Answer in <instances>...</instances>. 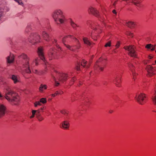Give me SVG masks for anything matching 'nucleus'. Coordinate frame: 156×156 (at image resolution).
Masks as SVG:
<instances>
[{
    "instance_id": "nucleus-1",
    "label": "nucleus",
    "mask_w": 156,
    "mask_h": 156,
    "mask_svg": "<svg viewBox=\"0 0 156 156\" xmlns=\"http://www.w3.org/2000/svg\"><path fill=\"white\" fill-rule=\"evenodd\" d=\"M62 42L67 48L73 51L79 49L81 47L79 41L71 35L64 37L62 39Z\"/></svg>"
},
{
    "instance_id": "nucleus-2",
    "label": "nucleus",
    "mask_w": 156,
    "mask_h": 156,
    "mask_svg": "<svg viewBox=\"0 0 156 156\" xmlns=\"http://www.w3.org/2000/svg\"><path fill=\"white\" fill-rule=\"evenodd\" d=\"M19 57L23 59L20 62L21 67L25 69V72L27 73H31L30 68H32V65L35 62V65L37 66L38 64L39 59L36 58L34 60L29 63L30 58L26 54L23 53Z\"/></svg>"
},
{
    "instance_id": "nucleus-3",
    "label": "nucleus",
    "mask_w": 156,
    "mask_h": 156,
    "mask_svg": "<svg viewBox=\"0 0 156 156\" xmlns=\"http://www.w3.org/2000/svg\"><path fill=\"white\" fill-rule=\"evenodd\" d=\"M5 98L8 101L15 105H17L19 102L20 98L17 93L9 89H6Z\"/></svg>"
},
{
    "instance_id": "nucleus-4",
    "label": "nucleus",
    "mask_w": 156,
    "mask_h": 156,
    "mask_svg": "<svg viewBox=\"0 0 156 156\" xmlns=\"http://www.w3.org/2000/svg\"><path fill=\"white\" fill-rule=\"evenodd\" d=\"M52 77L55 82L56 86H58L60 83H63L67 80L68 76L67 74L61 73L60 72L55 71Z\"/></svg>"
},
{
    "instance_id": "nucleus-5",
    "label": "nucleus",
    "mask_w": 156,
    "mask_h": 156,
    "mask_svg": "<svg viewBox=\"0 0 156 156\" xmlns=\"http://www.w3.org/2000/svg\"><path fill=\"white\" fill-rule=\"evenodd\" d=\"M53 18L58 24L63 23L65 21V17L63 13L60 10L55 11L52 14Z\"/></svg>"
},
{
    "instance_id": "nucleus-6",
    "label": "nucleus",
    "mask_w": 156,
    "mask_h": 156,
    "mask_svg": "<svg viewBox=\"0 0 156 156\" xmlns=\"http://www.w3.org/2000/svg\"><path fill=\"white\" fill-rule=\"evenodd\" d=\"M40 36L37 33H32L28 37L29 41L32 44L35 45L40 42Z\"/></svg>"
},
{
    "instance_id": "nucleus-7",
    "label": "nucleus",
    "mask_w": 156,
    "mask_h": 156,
    "mask_svg": "<svg viewBox=\"0 0 156 156\" xmlns=\"http://www.w3.org/2000/svg\"><path fill=\"white\" fill-rule=\"evenodd\" d=\"M135 47L133 45L125 46L124 48L128 51V55L131 57L137 58V53L135 51Z\"/></svg>"
},
{
    "instance_id": "nucleus-8",
    "label": "nucleus",
    "mask_w": 156,
    "mask_h": 156,
    "mask_svg": "<svg viewBox=\"0 0 156 156\" xmlns=\"http://www.w3.org/2000/svg\"><path fill=\"white\" fill-rule=\"evenodd\" d=\"M135 98L139 104L141 105H144L147 101L146 95L143 93L137 94Z\"/></svg>"
},
{
    "instance_id": "nucleus-9",
    "label": "nucleus",
    "mask_w": 156,
    "mask_h": 156,
    "mask_svg": "<svg viewBox=\"0 0 156 156\" xmlns=\"http://www.w3.org/2000/svg\"><path fill=\"white\" fill-rule=\"evenodd\" d=\"M37 53L40 59L43 61L46 64V60L45 59L44 52V49L42 47L40 46L38 48Z\"/></svg>"
},
{
    "instance_id": "nucleus-10",
    "label": "nucleus",
    "mask_w": 156,
    "mask_h": 156,
    "mask_svg": "<svg viewBox=\"0 0 156 156\" xmlns=\"http://www.w3.org/2000/svg\"><path fill=\"white\" fill-rule=\"evenodd\" d=\"M128 66L130 69V70L132 73V74L133 76V78L134 79V80H135V76L136 75V74L134 70L135 67L133 65V64L130 62L128 63Z\"/></svg>"
},
{
    "instance_id": "nucleus-11",
    "label": "nucleus",
    "mask_w": 156,
    "mask_h": 156,
    "mask_svg": "<svg viewBox=\"0 0 156 156\" xmlns=\"http://www.w3.org/2000/svg\"><path fill=\"white\" fill-rule=\"evenodd\" d=\"M146 69L147 70L148 75L150 76H151L152 75L154 74V70L156 71V69H154L153 67L150 65L147 66Z\"/></svg>"
},
{
    "instance_id": "nucleus-12",
    "label": "nucleus",
    "mask_w": 156,
    "mask_h": 156,
    "mask_svg": "<svg viewBox=\"0 0 156 156\" xmlns=\"http://www.w3.org/2000/svg\"><path fill=\"white\" fill-rule=\"evenodd\" d=\"M46 102L47 101L46 98H42L40 99L39 101H36L34 103V106L36 107L38 106H41V103H42L43 104H45Z\"/></svg>"
},
{
    "instance_id": "nucleus-13",
    "label": "nucleus",
    "mask_w": 156,
    "mask_h": 156,
    "mask_svg": "<svg viewBox=\"0 0 156 156\" xmlns=\"http://www.w3.org/2000/svg\"><path fill=\"white\" fill-rule=\"evenodd\" d=\"M61 127L64 129H68L69 126V122L67 120L62 122L61 123Z\"/></svg>"
},
{
    "instance_id": "nucleus-14",
    "label": "nucleus",
    "mask_w": 156,
    "mask_h": 156,
    "mask_svg": "<svg viewBox=\"0 0 156 156\" xmlns=\"http://www.w3.org/2000/svg\"><path fill=\"white\" fill-rule=\"evenodd\" d=\"M6 107L3 105L0 104V117L3 115L5 113Z\"/></svg>"
},
{
    "instance_id": "nucleus-15",
    "label": "nucleus",
    "mask_w": 156,
    "mask_h": 156,
    "mask_svg": "<svg viewBox=\"0 0 156 156\" xmlns=\"http://www.w3.org/2000/svg\"><path fill=\"white\" fill-rule=\"evenodd\" d=\"M101 59V58H100L99 60L97 62L96 64L95 68L96 69L98 68L100 70L102 71H103L104 67L101 66V65L102 64V63L100 62Z\"/></svg>"
},
{
    "instance_id": "nucleus-16",
    "label": "nucleus",
    "mask_w": 156,
    "mask_h": 156,
    "mask_svg": "<svg viewBox=\"0 0 156 156\" xmlns=\"http://www.w3.org/2000/svg\"><path fill=\"white\" fill-rule=\"evenodd\" d=\"M89 12H90L92 14L96 16H98L99 15L98 11L95 8L93 7H91L90 9Z\"/></svg>"
},
{
    "instance_id": "nucleus-17",
    "label": "nucleus",
    "mask_w": 156,
    "mask_h": 156,
    "mask_svg": "<svg viewBox=\"0 0 156 156\" xmlns=\"http://www.w3.org/2000/svg\"><path fill=\"white\" fill-rule=\"evenodd\" d=\"M125 1H130L131 2H133L134 3V4L138 7H140L141 5L140 4V1L141 0H122Z\"/></svg>"
},
{
    "instance_id": "nucleus-18",
    "label": "nucleus",
    "mask_w": 156,
    "mask_h": 156,
    "mask_svg": "<svg viewBox=\"0 0 156 156\" xmlns=\"http://www.w3.org/2000/svg\"><path fill=\"white\" fill-rule=\"evenodd\" d=\"M121 79L120 77L116 76L115 80L114 82L117 87H121L120 83Z\"/></svg>"
},
{
    "instance_id": "nucleus-19",
    "label": "nucleus",
    "mask_w": 156,
    "mask_h": 156,
    "mask_svg": "<svg viewBox=\"0 0 156 156\" xmlns=\"http://www.w3.org/2000/svg\"><path fill=\"white\" fill-rule=\"evenodd\" d=\"M69 22L72 27L75 30H76L77 27H79V25L75 23L71 19L70 20Z\"/></svg>"
},
{
    "instance_id": "nucleus-20",
    "label": "nucleus",
    "mask_w": 156,
    "mask_h": 156,
    "mask_svg": "<svg viewBox=\"0 0 156 156\" xmlns=\"http://www.w3.org/2000/svg\"><path fill=\"white\" fill-rule=\"evenodd\" d=\"M42 36L44 39L47 41L49 40V36L48 34L45 31H44L42 33Z\"/></svg>"
},
{
    "instance_id": "nucleus-21",
    "label": "nucleus",
    "mask_w": 156,
    "mask_h": 156,
    "mask_svg": "<svg viewBox=\"0 0 156 156\" xmlns=\"http://www.w3.org/2000/svg\"><path fill=\"white\" fill-rule=\"evenodd\" d=\"M7 62L8 63H10L13 62L14 60V57L13 55H11L7 58Z\"/></svg>"
},
{
    "instance_id": "nucleus-22",
    "label": "nucleus",
    "mask_w": 156,
    "mask_h": 156,
    "mask_svg": "<svg viewBox=\"0 0 156 156\" xmlns=\"http://www.w3.org/2000/svg\"><path fill=\"white\" fill-rule=\"evenodd\" d=\"M81 65L84 67L88 68L89 67L90 64H87V62L84 59L82 60L81 62Z\"/></svg>"
},
{
    "instance_id": "nucleus-23",
    "label": "nucleus",
    "mask_w": 156,
    "mask_h": 156,
    "mask_svg": "<svg viewBox=\"0 0 156 156\" xmlns=\"http://www.w3.org/2000/svg\"><path fill=\"white\" fill-rule=\"evenodd\" d=\"M32 30V29L31 25L30 24H28L25 30V33H28Z\"/></svg>"
},
{
    "instance_id": "nucleus-24",
    "label": "nucleus",
    "mask_w": 156,
    "mask_h": 156,
    "mask_svg": "<svg viewBox=\"0 0 156 156\" xmlns=\"http://www.w3.org/2000/svg\"><path fill=\"white\" fill-rule=\"evenodd\" d=\"M11 78L13 81L14 83H16L20 81L19 78L15 75H12V76Z\"/></svg>"
},
{
    "instance_id": "nucleus-25",
    "label": "nucleus",
    "mask_w": 156,
    "mask_h": 156,
    "mask_svg": "<svg viewBox=\"0 0 156 156\" xmlns=\"http://www.w3.org/2000/svg\"><path fill=\"white\" fill-rule=\"evenodd\" d=\"M126 25L129 27L132 28L135 27V23L133 22L130 21L126 23Z\"/></svg>"
},
{
    "instance_id": "nucleus-26",
    "label": "nucleus",
    "mask_w": 156,
    "mask_h": 156,
    "mask_svg": "<svg viewBox=\"0 0 156 156\" xmlns=\"http://www.w3.org/2000/svg\"><path fill=\"white\" fill-rule=\"evenodd\" d=\"M83 39L85 44L88 45H90L91 44V43L87 37H83Z\"/></svg>"
},
{
    "instance_id": "nucleus-27",
    "label": "nucleus",
    "mask_w": 156,
    "mask_h": 156,
    "mask_svg": "<svg viewBox=\"0 0 156 156\" xmlns=\"http://www.w3.org/2000/svg\"><path fill=\"white\" fill-rule=\"evenodd\" d=\"M47 88V86L46 85H43L41 84L39 88V90L41 92H42L44 90H46Z\"/></svg>"
},
{
    "instance_id": "nucleus-28",
    "label": "nucleus",
    "mask_w": 156,
    "mask_h": 156,
    "mask_svg": "<svg viewBox=\"0 0 156 156\" xmlns=\"http://www.w3.org/2000/svg\"><path fill=\"white\" fill-rule=\"evenodd\" d=\"M32 71L34 73L39 75H42L44 73L43 71H38L37 69H33Z\"/></svg>"
},
{
    "instance_id": "nucleus-29",
    "label": "nucleus",
    "mask_w": 156,
    "mask_h": 156,
    "mask_svg": "<svg viewBox=\"0 0 156 156\" xmlns=\"http://www.w3.org/2000/svg\"><path fill=\"white\" fill-rule=\"evenodd\" d=\"M91 27L92 29L95 30H98L100 28L99 26L94 24H93L91 25Z\"/></svg>"
},
{
    "instance_id": "nucleus-30",
    "label": "nucleus",
    "mask_w": 156,
    "mask_h": 156,
    "mask_svg": "<svg viewBox=\"0 0 156 156\" xmlns=\"http://www.w3.org/2000/svg\"><path fill=\"white\" fill-rule=\"evenodd\" d=\"M53 44L55 45V46L57 48H58V49H60V50H61V48L59 46V45L57 43V41L55 40L54 39L53 41Z\"/></svg>"
},
{
    "instance_id": "nucleus-31",
    "label": "nucleus",
    "mask_w": 156,
    "mask_h": 156,
    "mask_svg": "<svg viewBox=\"0 0 156 156\" xmlns=\"http://www.w3.org/2000/svg\"><path fill=\"white\" fill-rule=\"evenodd\" d=\"M152 100L154 104L156 105V90L155 91L154 94L152 97Z\"/></svg>"
},
{
    "instance_id": "nucleus-32",
    "label": "nucleus",
    "mask_w": 156,
    "mask_h": 156,
    "mask_svg": "<svg viewBox=\"0 0 156 156\" xmlns=\"http://www.w3.org/2000/svg\"><path fill=\"white\" fill-rule=\"evenodd\" d=\"M55 54V53L54 51H53V50H51L50 51L49 55V56H50L51 58H52L53 57H54Z\"/></svg>"
},
{
    "instance_id": "nucleus-33",
    "label": "nucleus",
    "mask_w": 156,
    "mask_h": 156,
    "mask_svg": "<svg viewBox=\"0 0 156 156\" xmlns=\"http://www.w3.org/2000/svg\"><path fill=\"white\" fill-rule=\"evenodd\" d=\"M37 111L36 112V117L37 118L39 116L41 115V114H40V109H38V110H36Z\"/></svg>"
},
{
    "instance_id": "nucleus-34",
    "label": "nucleus",
    "mask_w": 156,
    "mask_h": 156,
    "mask_svg": "<svg viewBox=\"0 0 156 156\" xmlns=\"http://www.w3.org/2000/svg\"><path fill=\"white\" fill-rule=\"evenodd\" d=\"M15 1L17 2L19 4L21 5H23V2L24 0H14Z\"/></svg>"
},
{
    "instance_id": "nucleus-35",
    "label": "nucleus",
    "mask_w": 156,
    "mask_h": 156,
    "mask_svg": "<svg viewBox=\"0 0 156 156\" xmlns=\"http://www.w3.org/2000/svg\"><path fill=\"white\" fill-rule=\"evenodd\" d=\"M60 112L61 113L64 115L68 114V113L67 111L64 110H61Z\"/></svg>"
},
{
    "instance_id": "nucleus-36",
    "label": "nucleus",
    "mask_w": 156,
    "mask_h": 156,
    "mask_svg": "<svg viewBox=\"0 0 156 156\" xmlns=\"http://www.w3.org/2000/svg\"><path fill=\"white\" fill-rule=\"evenodd\" d=\"M3 15V9L0 7V18Z\"/></svg>"
},
{
    "instance_id": "nucleus-37",
    "label": "nucleus",
    "mask_w": 156,
    "mask_h": 156,
    "mask_svg": "<svg viewBox=\"0 0 156 156\" xmlns=\"http://www.w3.org/2000/svg\"><path fill=\"white\" fill-rule=\"evenodd\" d=\"M152 47H153V45H152L151 44H147L145 47L148 49H151Z\"/></svg>"
},
{
    "instance_id": "nucleus-38",
    "label": "nucleus",
    "mask_w": 156,
    "mask_h": 156,
    "mask_svg": "<svg viewBox=\"0 0 156 156\" xmlns=\"http://www.w3.org/2000/svg\"><path fill=\"white\" fill-rule=\"evenodd\" d=\"M111 45V41H109L107 42L106 44L105 45V47H110Z\"/></svg>"
},
{
    "instance_id": "nucleus-39",
    "label": "nucleus",
    "mask_w": 156,
    "mask_h": 156,
    "mask_svg": "<svg viewBox=\"0 0 156 156\" xmlns=\"http://www.w3.org/2000/svg\"><path fill=\"white\" fill-rule=\"evenodd\" d=\"M37 118L39 121H41L44 119V118L42 117L41 116V115Z\"/></svg>"
},
{
    "instance_id": "nucleus-40",
    "label": "nucleus",
    "mask_w": 156,
    "mask_h": 156,
    "mask_svg": "<svg viewBox=\"0 0 156 156\" xmlns=\"http://www.w3.org/2000/svg\"><path fill=\"white\" fill-rule=\"evenodd\" d=\"M58 94H59V92H58V91H56L55 94H51V95L52 97H54L55 96H56L57 95H58Z\"/></svg>"
},
{
    "instance_id": "nucleus-41",
    "label": "nucleus",
    "mask_w": 156,
    "mask_h": 156,
    "mask_svg": "<svg viewBox=\"0 0 156 156\" xmlns=\"http://www.w3.org/2000/svg\"><path fill=\"white\" fill-rule=\"evenodd\" d=\"M127 34L131 37H133V34L129 32H128Z\"/></svg>"
},
{
    "instance_id": "nucleus-42",
    "label": "nucleus",
    "mask_w": 156,
    "mask_h": 156,
    "mask_svg": "<svg viewBox=\"0 0 156 156\" xmlns=\"http://www.w3.org/2000/svg\"><path fill=\"white\" fill-rule=\"evenodd\" d=\"M117 2V0H116L115 1H114L113 0L112 1V4L113 5L115 6V5Z\"/></svg>"
},
{
    "instance_id": "nucleus-43",
    "label": "nucleus",
    "mask_w": 156,
    "mask_h": 156,
    "mask_svg": "<svg viewBox=\"0 0 156 156\" xmlns=\"http://www.w3.org/2000/svg\"><path fill=\"white\" fill-rule=\"evenodd\" d=\"M72 96L71 97V101L72 102H73L75 100V99L74 98L75 97V96H74L73 94H72Z\"/></svg>"
},
{
    "instance_id": "nucleus-44",
    "label": "nucleus",
    "mask_w": 156,
    "mask_h": 156,
    "mask_svg": "<svg viewBox=\"0 0 156 156\" xmlns=\"http://www.w3.org/2000/svg\"><path fill=\"white\" fill-rule=\"evenodd\" d=\"M37 111L35 110H33L32 112V115L35 116L36 115V112Z\"/></svg>"
},
{
    "instance_id": "nucleus-45",
    "label": "nucleus",
    "mask_w": 156,
    "mask_h": 156,
    "mask_svg": "<svg viewBox=\"0 0 156 156\" xmlns=\"http://www.w3.org/2000/svg\"><path fill=\"white\" fill-rule=\"evenodd\" d=\"M37 111L35 110H33L32 112V115L35 116L36 115V112Z\"/></svg>"
},
{
    "instance_id": "nucleus-46",
    "label": "nucleus",
    "mask_w": 156,
    "mask_h": 156,
    "mask_svg": "<svg viewBox=\"0 0 156 156\" xmlns=\"http://www.w3.org/2000/svg\"><path fill=\"white\" fill-rule=\"evenodd\" d=\"M120 45V43L119 41H118L116 44L115 45V46L116 47V48H118L119 46Z\"/></svg>"
},
{
    "instance_id": "nucleus-47",
    "label": "nucleus",
    "mask_w": 156,
    "mask_h": 156,
    "mask_svg": "<svg viewBox=\"0 0 156 156\" xmlns=\"http://www.w3.org/2000/svg\"><path fill=\"white\" fill-rule=\"evenodd\" d=\"M80 65H78L76 66V69L77 70H80Z\"/></svg>"
},
{
    "instance_id": "nucleus-48",
    "label": "nucleus",
    "mask_w": 156,
    "mask_h": 156,
    "mask_svg": "<svg viewBox=\"0 0 156 156\" xmlns=\"http://www.w3.org/2000/svg\"><path fill=\"white\" fill-rule=\"evenodd\" d=\"M151 50L152 51H153L155 49V46H154V45H153V47H151Z\"/></svg>"
},
{
    "instance_id": "nucleus-49",
    "label": "nucleus",
    "mask_w": 156,
    "mask_h": 156,
    "mask_svg": "<svg viewBox=\"0 0 156 156\" xmlns=\"http://www.w3.org/2000/svg\"><path fill=\"white\" fill-rule=\"evenodd\" d=\"M149 61V60H147V61H144V63L145 64H147V62Z\"/></svg>"
},
{
    "instance_id": "nucleus-50",
    "label": "nucleus",
    "mask_w": 156,
    "mask_h": 156,
    "mask_svg": "<svg viewBox=\"0 0 156 156\" xmlns=\"http://www.w3.org/2000/svg\"><path fill=\"white\" fill-rule=\"evenodd\" d=\"M112 12L114 14H116V11L115 10H113Z\"/></svg>"
},
{
    "instance_id": "nucleus-51",
    "label": "nucleus",
    "mask_w": 156,
    "mask_h": 156,
    "mask_svg": "<svg viewBox=\"0 0 156 156\" xmlns=\"http://www.w3.org/2000/svg\"><path fill=\"white\" fill-rule=\"evenodd\" d=\"M148 58H149V59H151L152 58H153V57L151 56V55H149L148 56Z\"/></svg>"
},
{
    "instance_id": "nucleus-52",
    "label": "nucleus",
    "mask_w": 156,
    "mask_h": 156,
    "mask_svg": "<svg viewBox=\"0 0 156 156\" xmlns=\"http://www.w3.org/2000/svg\"><path fill=\"white\" fill-rule=\"evenodd\" d=\"M75 81V78H73L72 79V82H74Z\"/></svg>"
},
{
    "instance_id": "nucleus-53",
    "label": "nucleus",
    "mask_w": 156,
    "mask_h": 156,
    "mask_svg": "<svg viewBox=\"0 0 156 156\" xmlns=\"http://www.w3.org/2000/svg\"><path fill=\"white\" fill-rule=\"evenodd\" d=\"M63 92L62 91H61L59 93V94H63Z\"/></svg>"
},
{
    "instance_id": "nucleus-54",
    "label": "nucleus",
    "mask_w": 156,
    "mask_h": 156,
    "mask_svg": "<svg viewBox=\"0 0 156 156\" xmlns=\"http://www.w3.org/2000/svg\"><path fill=\"white\" fill-rule=\"evenodd\" d=\"M40 109V112H41V111H42L43 110V108H40V109Z\"/></svg>"
},
{
    "instance_id": "nucleus-55",
    "label": "nucleus",
    "mask_w": 156,
    "mask_h": 156,
    "mask_svg": "<svg viewBox=\"0 0 156 156\" xmlns=\"http://www.w3.org/2000/svg\"><path fill=\"white\" fill-rule=\"evenodd\" d=\"M34 116L32 115L30 117V118H32L34 117Z\"/></svg>"
},
{
    "instance_id": "nucleus-56",
    "label": "nucleus",
    "mask_w": 156,
    "mask_h": 156,
    "mask_svg": "<svg viewBox=\"0 0 156 156\" xmlns=\"http://www.w3.org/2000/svg\"><path fill=\"white\" fill-rule=\"evenodd\" d=\"M113 111L112 110H110L109 111V112L110 113H112L113 112Z\"/></svg>"
},
{
    "instance_id": "nucleus-57",
    "label": "nucleus",
    "mask_w": 156,
    "mask_h": 156,
    "mask_svg": "<svg viewBox=\"0 0 156 156\" xmlns=\"http://www.w3.org/2000/svg\"><path fill=\"white\" fill-rule=\"evenodd\" d=\"M113 52L115 53H116V52L115 50H114Z\"/></svg>"
},
{
    "instance_id": "nucleus-58",
    "label": "nucleus",
    "mask_w": 156,
    "mask_h": 156,
    "mask_svg": "<svg viewBox=\"0 0 156 156\" xmlns=\"http://www.w3.org/2000/svg\"><path fill=\"white\" fill-rule=\"evenodd\" d=\"M90 36H91V37H92V34H91L90 35Z\"/></svg>"
},
{
    "instance_id": "nucleus-59",
    "label": "nucleus",
    "mask_w": 156,
    "mask_h": 156,
    "mask_svg": "<svg viewBox=\"0 0 156 156\" xmlns=\"http://www.w3.org/2000/svg\"><path fill=\"white\" fill-rule=\"evenodd\" d=\"M155 63L156 64V60L155 61Z\"/></svg>"
},
{
    "instance_id": "nucleus-60",
    "label": "nucleus",
    "mask_w": 156,
    "mask_h": 156,
    "mask_svg": "<svg viewBox=\"0 0 156 156\" xmlns=\"http://www.w3.org/2000/svg\"><path fill=\"white\" fill-rule=\"evenodd\" d=\"M155 52H156V50L155 51Z\"/></svg>"
}]
</instances>
